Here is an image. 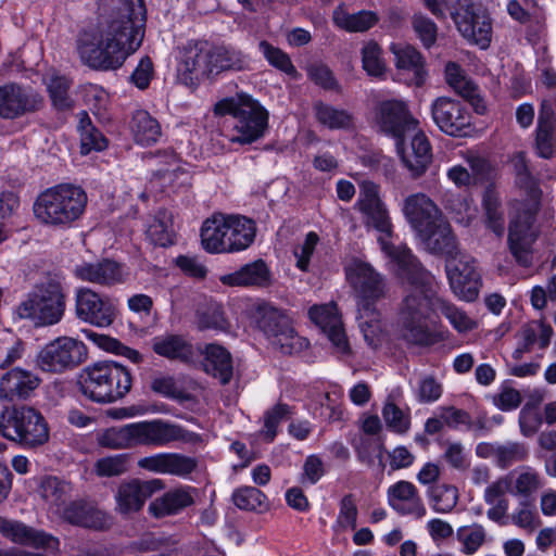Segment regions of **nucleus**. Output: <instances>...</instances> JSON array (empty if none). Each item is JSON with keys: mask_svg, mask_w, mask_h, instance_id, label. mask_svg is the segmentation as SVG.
Listing matches in <instances>:
<instances>
[{"mask_svg": "<svg viewBox=\"0 0 556 556\" xmlns=\"http://www.w3.org/2000/svg\"><path fill=\"white\" fill-rule=\"evenodd\" d=\"M270 340L285 354L296 353L307 345V341L298 336L289 324Z\"/></svg>", "mask_w": 556, "mask_h": 556, "instance_id": "obj_63", "label": "nucleus"}, {"mask_svg": "<svg viewBox=\"0 0 556 556\" xmlns=\"http://www.w3.org/2000/svg\"><path fill=\"white\" fill-rule=\"evenodd\" d=\"M38 493L47 504L48 509L56 515L68 503L72 485L58 477H45L40 481Z\"/></svg>", "mask_w": 556, "mask_h": 556, "instance_id": "obj_38", "label": "nucleus"}, {"mask_svg": "<svg viewBox=\"0 0 556 556\" xmlns=\"http://www.w3.org/2000/svg\"><path fill=\"white\" fill-rule=\"evenodd\" d=\"M511 521L515 526L530 533L536 530L541 525L538 511L528 501H521L515 508L511 514Z\"/></svg>", "mask_w": 556, "mask_h": 556, "instance_id": "obj_59", "label": "nucleus"}, {"mask_svg": "<svg viewBox=\"0 0 556 556\" xmlns=\"http://www.w3.org/2000/svg\"><path fill=\"white\" fill-rule=\"evenodd\" d=\"M203 366L205 371L217 378L222 384H227L232 378L231 355L225 348L218 344L212 343L206 345Z\"/></svg>", "mask_w": 556, "mask_h": 556, "instance_id": "obj_41", "label": "nucleus"}, {"mask_svg": "<svg viewBox=\"0 0 556 556\" xmlns=\"http://www.w3.org/2000/svg\"><path fill=\"white\" fill-rule=\"evenodd\" d=\"M444 206L460 225L469 226L476 217V208L469 197L452 193L445 197Z\"/></svg>", "mask_w": 556, "mask_h": 556, "instance_id": "obj_53", "label": "nucleus"}, {"mask_svg": "<svg viewBox=\"0 0 556 556\" xmlns=\"http://www.w3.org/2000/svg\"><path fill=\"white\" fill-rule=\"evenodd\" d=\"M357 506L352 494H346L340 502L339 513L334 527L341 531L354 530L357 525Z\"/></svg>", "mask_w": 556, "mask_h": 556, "instance_id": "obj_62", "label": "nucleus"}, {"mask_svg": "<svg viewBox=\"0 0 556 556\" xmlns=\"http://www.w3.org/2000/svg\"><path fill=\"white\" fill-rule=\"evenodd\" d=\"M482 205L484 208L486 227L496 236H503L505 231V216L498 194L493 189H486L483 193Z\"/></svg>", "mask_w": 556, "mask_h": 556, "instance_id": "obj_50", "label": "nucleus"}, {"mask_svg": "<svg viewBox=\"0 0 556 556\" xmlns=\"http://www.w3.org/2000/svg\"><path fill=\"white\" fill-rule=\"evenodd\" d=\"M79 131L81 154H88L91 151H102L106 148L108 141L105 137L90 124L86 113H84V117L80 119Z\"/></svg>", "mask_w": 556, "mask_h": 556, "instance_id": "obj_55", "label": "nucleus"}, {"mask_svg": "<svg viewBox=\"0 0 556 556\" xmlns=\"http://www.w3.org/2000/svg\"><path fill=\"white\" fill-rule=\"evenodd\" d=\"M356 319L368 346L374 350L379 348L383 342L384 331L377 306L357 308Z\"/></svg>", "mask_w": 556, "mask_h": 556, "instance_id": "obj_42", "label": "nucleus"}, {"mask_svg": "<svg viewBox=\"0 0 556 556\" xmlns=\"http://www.w3.org/2000/svg\"><path fill=\"white\" fill-rule=\"evenodd\" d=\"M446 275L453 293L463 301H475L480 291L481 276L476 261L464 254L446 260Z\"/></svg>", "mask_w": 556, "mask_h": 556, "instance_id": "obj_16", "label": "nucleus"}, {"mask_svg": "<svg viewBox=\"0 0 556 556\" xmlns=\"http://www.w3.org/2000/svg\"><path fill=\"white\" fill-rule=\"evenodd\" d=\"M540 208V192L531 194L527 200L511 203L508 247L516 263L522 267L533 264V244L539 235L534 224Z\"/></svg>", "mask_w": 556, "mask_h": 556, "instance_id": "obj_8", "label": "nucleus"}, {"mask_svg": "<svg viewBox=\"0 0 556 556\" xmlns=\"http://www.w3.org/2000/svg\"><path fill=\"white\" fill-rule=\"evenodd\" d=\"M227 215L218 214L207 218L201 228V243L210 253H225Z\"/></svg>", "mask_w": 556, "mask_h": 556, "instance_id": "obj_44", "label": "nucleus"}, {"mask_svg": "<svg viewBox=\"0 0 556 556\" xmlns=\"http://www.w3.org/2000/svg\"><path fill=\"white\" fill-rule=\"evenodd\" d=\"M332 21L338 28L348 33H364L379 22V16L367 10L350 13L344 5H339L332 13Z\"/></svg>", "mask_w": 556, "mask_h": 556, "instance_id": "obj_40", "label": "nucleus"}, {"mask_svg": "<svg viewBox=\"0 0 556 556\" xmlns=\"http://www.w3.org/2000/svg\"><path fill=\"white\" fill-rule=\"evenodd\" d=\"M0 533L13 543L28 545L35 548L58 551L59 540L40 530H36L25 523L0 517Z\"/></svg>", "mask_w": 556, "mask_h": 556, "instance_id": "obj_25", "label": "nucleus"}, {"mask_svg": "<svg viewBox=\"0 0 556 556\" xmlns=\"http://www.w3.org/2000/svg\"><path fill=\"white\" fill-rule=\"evenodd\" d=\"M316 119L329 129H348L353 125V116L343 109L324 102L314 104Z\"/></svg>", "mask_w": 556, "mask_h": 556, "instance_id": "obj_49", "label": "nucleus"}, {"mask_svg": "<svg viewBox=\"0 0 556 556\" xmlns=\"http://www.w3.org/2000/svg\"><path fill=\"white\" fill-rule=\"evenodd\" d=\"M362 64L364 71L370 77L383 79L387 66L382 58L381 48L375 41L366 42L362 48Z\"/></svg>", "mask_w": 556, "mask_h": 556, "instance_id": "obj_52", "label": "nucleus"}, {"mask_svg": "<svg viewBox=\"0 0 556 556\" xmlns=\"http://www.w3.org/2000/svg\"><path fill=\"white\" fill-rule=\"evenodd\" d=\"M71 80L61 75L52 74L47 81V89L52 102V105L59 110L64 111L73 106V100L70 96Z\"/></svg>", "mask_w": 556, "mask_h": 556, "instance_id": "obj_51", "label": "nucleus"}, {"mask_svg": "<svg viewBox=\"0 0 556 556\" xmlns=\"http://www.w3.org/2000/svg\"><path fill=\"white\" fill-rule=\"evenodd\" d=\"M511 484V495L522 501L533 500L544 486L543 476L528 465L519 466L508 473Z\"/></svg>", "mask_w": 556, "mask_h": 556, "instance_id": "obj_35", "label": "nucleus"}, {"mask_svg": "<svg viewBox=\"0 0 556 556\" xmlns=\"http://www.w3.org/2000/svg\"><path fill=\"white\" fill-rule=\"evenodd\" d=\"M389 506L401 516L419 520L427 515V508L416 485L406 480L391 484L387 490Z\"/></svg>", "mask_w": 556, "mask_h": 556, "instance_id": "obj_23", "label": "nucleus"}, {"mask_svg": "<svg viewBox=\"0 0 556 556\" xmlns=\"http://www.w3.org/2000/svg\"><path fill=\"white\" fill-rule=\"evenodd\" d=\"M152 350L162 357L185 363L192 361L194 355L192 344L184 336L173 333L153 338Z\"/></svg>", "mask_w": 556, "mask_h": 556, "instance_id": "obj_37", "label": "nucleus"}, {"mask_svg": "<svg viewBox=\"0 0 556 556\" xmlns=\"http://www.w3.org/2000/svg\"><path fill=\"white\" fill-rule=\"evenodd\" d=\"M73 275L76 279L101 287H112L123 283L127 273L122 264L102 258L91 262L83 261L73 267Z\"/></svg>", "mask_w": 556, "mask_h": 556, "instance_id": "obj_19", "label": "nucleus"}, {"mask_svg": "<svg viewBox=\"0 0 556 556\" xmlns=\"http://www.w3.org/2000/svg\"><path fill=\"white\" fill-rule=\"evenodd\" d=\"M137 465L150 472L188 478L197 469L198 462L179 453H157L140 458Z\"/></svg>", "mask_w": 556, "mask_h": 556, "instance_id": "obj_26", "label": "nucleus"}, {"mask_svg": "<svg viewBox=\"0 0 556 556\" xmlns=\"http://www.w3.org/2000/svg\"><path fill=\"white\" fill-rule=\"evenodd\" d=\"M96 25L81 31L77 50L96 70L119 68L141 46L144 37L142 0H98Z\"/></svg>", "mask_w": 556, "mask_h": 556, "instance_id": "obj_1", "label": "nucleus"}, {"mask_svg": "<svg viewBox=\"0 0 556 556\" xmlns=\"http://www.w3.org/2000/svg\"><path fill=\"white\" fill-rule=\"evenodd\" d=\"M391 51L394 54L397 70L410 75L409 84L417 87L424 85L427 71L420 52L409 45H392Z\"/></svg>", "mask_w": 556, "mask_h": 556, "instance_id": "obj_34", "label": "nucleus"}, {"mask_svg": "<svg viewBox=\"0 0 556 556\" xmlns=\"http://www.w3.org/2000/svg\"><path fill=\"white\" fill-rule=\"evenodd\" d=\"M129 128L135 142L142 147L155 144L162 136L159 121L144 110L132 114Z\"/></svg>", "mask_w": 556, "mask_h": 556, "instance_id": "obj_39", "label": "nucleus"}, {"mask_svg": "<svg viewBox=\"0 0 556 556\" xmlns=\"http://www.w3.org/2000/svg\"><path fill=\"white\" fill-rule=\"evenodd\" d=\"M148 239L156 245L167 247L174 242V228L172 214L165 210L159 211L147 228Z\"/></svg>", "mask_w": 556, "mask_h": 556, "instance_id": "obj_48", "label": "nucleus"}, {"mask_svg": "<svg viewBox=\"0 0 556 556\" xmlns=\"http://www.w3.org/2000/svg\"><path fill=\"white\" fill-rule=\"evenodd\" d=\"M75 313L79 320L96 327H110L116 318V306L104 294L80 287L75 292Z\"/></svg>", "mask_w": 556, "mask_h": 556, "instance_id": "obj_15", "label": "nucleus"}, {"mask_svg": "<svg viewBox=\"0 0 556 556\" xmlns=\"http://www.w3.org/2000/svg\"><path fill=\"white\" fill-rule=\"evenodd\" d=\"M445 76L447 84L462 97L470 100L472 103L477 101L476 110L479 113H483L485 110L484 104H479L481 99L478 94L477 86L468 79L460 66L456 63L450 62L445 66Z\"/></svg>", "mask_w": 556, "mask_h": 556, "instance_id": "obj_45", "label": "nucleus"}, {"mask_svg": "<svg viewBox=\"0 0 556 556\" xmlns=\"http://www.w3.org/2000/svg\"><path fill=\"white\" fill-rule=\"evenodd\" d=\"M556 118L552 109L542 108L534 130L533 149L535 154L549 160L556 154Z\"/></svg>", "mask_w": 556, "mask_h": 556, "instance_id": "obj_33", "label": "nucleus"}, {"mask_svg": "<svg viewBox=\"0 0 556 556\" xmlns=\"http://www.w3.org/2000/svg\"><path fill=\"white\" fill-rule=\"evenodd\" d=\"M269 280V269L262 260L245 264L240 269L220 277L222 283L230 287H265Z\"/></svg>", "mask_w": 556, "mask_h": 556, "instance_id": "obj_36", "label": "nucleus"}, {"mask_svg": "<svg viewBox=\"0 0 556 556\" xmlns=\"http://www.w3.org/2000/svg\"><path fill=\"white\" fill-rule=\"evenodd\" d=\"M426 496L431 509L437 514L451 513L459 500L458 489L444 482L428 486Z\"/></svg>", "mask_w": 556, "mask_h": 556, "instance_id": "obj_46", "label": "nucleus"}, {"mask_svg": "<svg viewBox=\"0 0 556 556\" xmlns=\"http://www.w3.org/2000/svg\"><path fill=\"white\" fill-rule=\"evenodd\" d=\"M197 495L198 490L194 486L179 485L154 498L148 510L155 518L178 515L195 503Z\"/></svg>", "mask_w": 556, "mask_h": 556, "instance_id": "obj_29", "label": "nucleus"}, {"mask_svg": "<svg viewBox=\"0 0 556 556\" xmlns=\"http://www.w3.org/2000/svg\"><path fill=\"white\" fill-rule=\"evenodd\" d=\"M402 213L416 235L427 233L428 227L443 216L437 203L424 192L407 195L403 200Z\"/></svg>", "mask_w": 556, "mask_h": 556, "instance_id": "obj_21", "label": "nucleus"}, {"mask_svg": "<svg viewBox=\"0 0 556 556\" xmlns=\"http://www.w3.org/2000/svg\"><path fill=\"white\" fill-rule=\"evenodd\" d=\"M409 135L413 136L409 146H404L406 137H402L395 140V147L404 165L413 176L418 177L426 172L431 162V146L426 135L418 128Z\"/></svg>", "mask_w": 556, "mask_h": 556, "instance_id": "obj_27", "label": "nucleus"}, {"mask_svg": "<svg viewBox=\"0 0 556 556\" xmlns=\"http://www.w3.org/2000/svg\"><path fill=\"white\" fill-rule=\"evenodd\" d=\"M0 434L24 447H36L49 439L43 416L29 406L5 407L0 413Z\"/></svg>", "mask_w": 556, "mask_h": 556, "instance_id": "obj_9", "label": "nucleus"}, {"mask_svg": "<svg viewBox=\"0 0 556 556\" xmlns=\"http://www.w3.org/2000/svg\"><path fill=\"white\" fill-rule=\"evenodd\" d=\"M254 318L257 327L268 339L274 338L289 324L287 316L269 303L258 304L255 308Z\"/></svg>", "mask_w": 556, "mask_h": 556, "instance_id": "obj_47", "label": "nucleus"}, {"mask_svg": "<svg viewBox=\"0 0 556 556\" xmlns=\"http://www.w3.org/2000/svg\"><path fill=\"white\" fill-rule=\"evenodd\" d=\"M495 465L502 469L511 466L515 463L526 460L529 452L525 444L518 442L498 443L495 450Z\"/></svg>", "mask_w": 556, "mask_h": 556, "instance_id": "obj_57", "label": "nucleus"}, {"mask_svg": "<svg viewBox=\"0 0 556 556\" xmlns=\"http://www.w3.org/2000/svg\"><path fill=\"white\" fill-rule=\"evenodd\" d=\"M87 202V193L83 188L60 184L42 191L33 210L39 223L56 229H67L84 215Z\"/></svg>", "mask_w": 556, "mask_h": 556, "instance_id": "obj_4", "label": "nucleus"}, {"mask_svg": "<svg viewBox=\"0 0 556 556\" xmlns=\"http://www.w3.org/2000/svg\"><path fill=\"white\" fill-rule=\"evenodd\" d=\"M308 316L327 334L338 353L348 354L350 352L341 315L334 303L314 305L309 308Z\"/></svg>", "mask_w": 556, "mask_h": 556, "instance_id": "obj_22", "label": "nucleus"}, {"mask_svg": "<svg viewBox=\"0 0 556 556\" xmlns=\"http://www.w3.org/2000/svg\"><path fill=\"white\" fill-rule=\"evenodd\" d=\"M80 390L93 402L112 403L124 397L131 388L129 370L112 361L94 363L80 375Z\"/></svg>", "mask_w": 556, "mask_h": 556, "instance_id": "obj_7", "label": "nucleus"}, {"mask_svg": "<svg viewBox=\"0 0 556 556\" xmlns=\"http://www.w3.org/2000/svg\"><path fill=\"white\" fill-rule=\"evenodd\" d=\"M258 48L270 65L277 67L278 70L292 77L298 75L295 67L293 66L287 53L278 48L273 47L267 41H261Z\"/></svg>", "mask_w": 556, "mask_h": 556, "instance_id": "obj_60", "label": "nucleus"}, {"mask_svg": "<svg viewBox=\"0 0 556 556\" xmlns=\"http://www.w3.org/2000/svg\"><path fill=\"white\" fill-rule=\"evenodd\" d=\"M179 77L186 85L215 78L214 42L190 40L180 50Z\"/></svg>", "mask_w": 556, "mask_h": 556, "instance_id": "obj_12", "label": "nucleus"}, {"mask_svg": "<svg viewBox=\"0 0 556 556\" xmlns=\"http://www.w3.org/2000/svg\"><path fill=\"white\" fill-rule=\"evenodd\" d=\"M42 97L30 89L11 83L0 86V116L13 119L42 105Z\"/></svg>", "mask_w": 556, "mask_h": 556, "instance_id": "obj_20", "label": "nucleus"}, {"mask_svg": "<svg viewBox=\"0 0 556 556\" xmlns=\"http://www.w3.org/2000/svg\"><path fill=\"white\" fill-rule=\"evenodd\" d=\"M266 500V495L254 486L239 488L232 494L233 504L244 510L263 511L268 506Z\"/></svg>", "mask_w": 556, "mask_h": 556, "instance_id": "obj_54", "label": "nucleus"}, {"mask_svg": "<svg viewBox=\"0 0 556 556\" xmlns=\"http://www.w3.org/2000/svg\"><path fill=\"white\" fill-rule=\"evenodd\" d=\"M87 358L85 344L71 337H60L46 344L36 357L37 366L48 372L73 369Z\"/></svg>", "mask_w": 556, "mask_h": 556, "instance_id": "obj_13", "label": "nucleus"}, {"mask_svg": "<svg viewBox=\"0 0 556 556\" xmlns=\"http://www.w3.org/2000/svg\"><path fill=\"white\" fill-rule=\"evenodd\" d=\"M346 281L353 289L357 308L377 306L388 294L386 277L369 263L351 260L344 267Z\"/></svg>", "mask_w": 556, "mask_h": 556, "instance_id": "obj_11", "label": "nucleus"}, {"mask_svg": "<svg viewBox=\"0 0 556 556\" xmlns=\"http://www.w3.org/2000/svg\"><path fill=\"white\" fill-rule=\"evenodd\" d=\"M83 333L89 341L93 342L101 349L106 351H116L136 364L142 361V356L137 350L121 345L117 340L110 338L109 336L97 333L90 329L83 330Z\"/></svg>", "mask_w": 556, "mask_h": 556, "instance_id": "obj_56", "label": "nucleus"}, {"mask_svg": "<svg viewBox=\"0 0 556 556\" xmlns=\"http://www.w3.org/2000/svg\"><path fill=\"white\" fill-rule=\"evenodd\" d=\"M356 207L364 215L365 225L377 230L380 236L391 244L390 238L393 235V225L386 204L379 195V187L372 181H363L359 188Z\"/></svg>", "mask_w": 556, "mask_h": 556, "instance_id": "obj_14", "label": "nucleus"}, {"mask_svg": "<svg viewBox=\"0 0 556 556\" xmlns=\"http://www.w3.org/2000/svg\"><path fill=\"white\" fill-rule=\"evenodd\" d=\"M412 27L425 48L429 49L434 45L438 27L432 20L422 14H415L412 17Z\"/></svg>", "mask_w": 556, "mask_h": 556, "instance_id": "obj_64", "label": "nucleus"}, {"mask_svg": "<svg viewBox=\"0 0 556 556\" xmlns=\"http://www.w3.org/2000/svg\"><path fill=\"white\" fill-rule=\"evenodd\" d=\"M65 311V296L56 282L37 286L17 307L21 318H29L42 326L58 324Z\"/></svg>", "mask_w": 556, "mask_h": 556, "instance_id": "obj_10", "label": "nucleus"}, {"mask_svg": "<svg viewBox=\"0 0 556 556\" xmlns=\"http://www.w3.org/2000/svg\"><path fill=\"white\" fill-rule=\"evenodd\" d=\"M439 311L458 332H467L476 327V323L464 311L443 299L441 300Z\"/></svg>", "mask_w": 556, "mask_h": 556, "instance_id": "obj_61", "label": "nucleus"}, {"mask_svg": "<svg viewBox=\"0 0 556 556\" xmlns=\"http://www.w3.org/2000/svg\"><path fill=\"white\" fill-rule=\"evenodd\" d=\"M198 435L162 419L144 420L106 429L100 444L110 448H130L139 445L162 447L173 442H193Z\"/></svg>", "mask_w": 556, "mask_h": 556, "instance_id": "obj_3", "label": "nucleus"}, {"mask_svg": "<svg viewBox=\"0 0 556 556\" xmlns=\"http://www.w3.org/2000/svg\"><path fill=\"white\" fill-rule=\"evenodd\" d=\"M379 247L390 268L410 288L405 291L397 311L401 337L408 344L428 346L434 343L431 326L438 318L441 298L435 291L433 276L426 270L405 244H391L383 238Z\"/></svg>", "mask_w": 556, "mask_h": 556, "instance_id": "obj_2", "label": "nucleus"}, {"mask_svg": "<svg viewBox=\"0 0 556 556\" xmlns=\"http://www.w3.org/2000/svg\"><path fill=\"white\" fill-rule=\"evenodd\" d=\"M416 236L422 242L425 249L432 254L445 255L447 260L459 254L456 250V240L451 225L444 215L428 227L427 233L419 232Z\"/></svg>", "mask_w": 556, "mask_h": 556, "instance_id": "obj_30", "label": "nucleus"}, {"mask_svg": "<svg viewBox=\"0 0 556 556\" xmlns=\"http://www.w3.org/2000/svg\"><path fill=\"white\" fill-rule=\"evenodd\" d=\"M375 124L381 132L399 140L414 132L418 121L412 116L405 101L392 99L378 104Z\"/></svg>", "mask_w": 556, "mask_h": 556, "instance_id": "obj_17", "label": "nucleus"}, {"mask_svg": "<svg viewBox=\"0 0 556 556\" xmlns=\"http://www.w3.org/2000/svg\"><path fill=\"white\" fill-rule=\"evenodd\" d=\"M164 489V482L160 479L140 481L132 479L123 482L115 493L116 509L121 514H130L140 510L146 501L159 490Z\"/></svg>", "mask_w": 556, "mask_h": 556, "instance_id": "obj_24", "label": "nucleus"}, {"mask_svg": "<svg viewBox=\"0 0 556 556\" xmlns=\"http://www.w3.org/2000/svg\"><path fill=\"white\" fill-rule=\"evenodd\" d=\"M40 382L41 379L31 370L14 367L0 378V399L10 402L26 400Z\"/></svg>", "mask_w": 556, "mask_h": 556, "instance_id": "obj_28", "label": "nucleus"}, {"mask_svg": "<svg viewBox=\"0 0 556 556\" xmlns=\"http://www.w3.org/2000/svg\"><path fill=\"white\" fill-rule=\"evenodd\" d=\"M56 516L72 525L93 529L108 528L112 522L109 515L83 502H68Z\"/></svg>", "mask_w": 556, "mask_h": 556, "instance_id": "obj_31", "label": "nucleus"}, {"mask_svg": "<svg viewBox=\"0 0 556 556\" xmlns=\"http://www.w3.org/2000/svg\"><path fill=\"white\" fill-rule=\"evenodd\" d=\"M216 115L233 117L231 142L248 144L264 136L268 123L267 111L247 93H237L219 100L214 106Z\"/></svg>", "mask_w": 556, "mask_h": 556, "instance_id": "obj_5", "label": "nucleus"}, {"mask_svg": "<svg viewBox=\"0 0 556 556\" xmlns=\"http://www.w3.org/2000/svg\"><path fill=\"white\" fill-rule=\"evenodd\" d=\"M215 77L224 72L245 71L250 66L248 54L228 45L214 43Z\"/></svg>", "mask_w": 556, "mask_h": 556, "instance_id": "obj_43", "label": "nucleus"}, {"mask_svg": "<svg viewBox=\"0 0 556 556\" xmlns=\"http://www.w3.org/2000/svg\"><path fill=\"white\" fill-rule=\"evenodd\" d=\"M425 7L437 17L445 18L450 13L458 31L469 42L486 49L492 38V24L488 13L470 0H422Z\"/></svg>", "mask_w": 556, "mask_h": 556, "instance_id": "obj_6", "label": "nucleus"}, {"mask_svg": "<svg viewBox=\"0 0 556 556\" xmlns=\"http://www.w3.org/2000/svg\"><path fill=\"white\" fill-rule=\"evenodd\" d=\"M256 236L255 223L244 216L227 215L225 253L248 249Z\"/></svg>", "mask_w": 556, "mask_h": 556, "instance_id": "obj_32", "label": "nucleus"}, {"mask_svg": "<svg viewBox=\"0 0 556 556\" xmlns=\"http://www.w3.org/2000/svg\"><path fill=\"white\" fill-rule=\"evenodd\" d=\"M432 119L448 136H466L470 127V114L458 101L438 98L431 105Z\"/></svg>", "mask_w": 556, "mask_h": 556, "instance_id": "obj_18", "label": "nucleus"}, {"mask_svg": "<svg viewBox=\"0 0 556 556\" xmlns=\"http://www.w3.org/2000/svg\"><path fill=\"white\" fill-rule=\"evenodd\" d=\"M456 536L462 543V552L472 555L484 543L485 531L480 525L464 526L457 529Z\"/></svg>", "mask_w": 556, "mask_h": 556, "instance_id": "obj_58", "label": "nucleus"}]
</instances>
